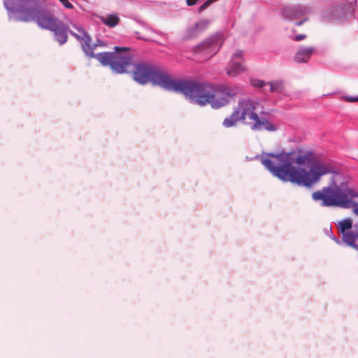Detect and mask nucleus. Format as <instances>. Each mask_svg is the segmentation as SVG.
Here are the masks:
<instances>
[{
	"label": "nucleus",
	"instance_id": "f257e3e1",
	"mask_svg": "<svg viewBox=\"0 0 358 358\" xmlns=\"http://www.w3.org/2000/svg\"><path fill=\"white\" fill-rule=\"evenodd\" d=\"M313 157L311 150L297 148L289 152L268 154L261 162L280 180L307 188L319 182L325 175L333 174L334 179L339 175L331 163L313 159Z\"/></svg>",
	"mask_w": 358,
	"mask_h": 358
},
{
	"label": "nucleus",
	"instance_id": "9b49d317",
	"mask_svg": "<svg viewBox=\"0 0 358 358\" xmlns=\"http://www.w3.org/2000/svg\"><path fill=\"white\" fill-rule=\"evenodd\" d=\"M218 38L213 36L203 41L199 45L194 48V51L197 53L205 52L208 54L215 53L218 50Z\"/></svg>",
	"mask_w": 358,
	"mask_h": 358
},
{
	"label": "nucleus",
	"instance_id": "393cba45",
	"mask_svg": "<svg viewBox=\"0 0 358 358\" xmlns=\"http://www.w3.org/2000/svg\"><path fill=\"white\" fill-rule=\"evenodd\" d=\"M307 20H308V18H307V17H305V18H304V19H303L301 21H300V22H297L296 23V26H301V25H302V24H303V23L304 22H306Z\"/></svg>",
	"mask_w": 358,
	"mask_h": 358
},
{
	"label": "nucleus",
	"instance_id": "f03ea898",
	"mask_svg": "<svg viewBox=\"0 0 358 358\" xmlns=\"http://www.w3.org/2000/svg\"><path fill=\"white\" fill-rule=\"evenodd\" d=\"M172 91L182 93L192 103L213 109L226 106L240 92L236 86L199 80H176Z\"/></svg>",
	"mask_w": 358,
	"mask_h": 358
},
{
	"label": "nucleus",
	"instance_id": "7ed1b4c3",
	"mask_svg": "<svg viewBox=\"0 0 358 358\" xmlns=\"http://www.w3.org/2000/svg\"><path fill=\"white\" fill-rule=\"evenodd\" d=\"M42 0H3L6 9L18 21L34 22L43 29L51 31L60 20L50 11L39 8Z\"/></svg>",
	"mask_w": 358,
	"mask_h": 358
},
{
	"label": "nucleus",
	"instance_id": "20e7f679",
	"mask_svg": "<svg viewBox=\"0 0 358 358\" xmlns=\"http://www.w3.org/2000/svg\"><path fill=\"white\" fill-rule=\"evenodd\" d=\"M311 197L315 201H320V205L323 207H352V212L358 215V203L352 202L354 198L358 197V193L348 187L337 185L334 177L329 185L324 187L321 190L313 192Z\"/></svg>",
	"mask_w": 358,
	"mask_h": 358
},
{
	"label": "nucleus",
	"instance_id": "39448f33",
	"mask_svg": "<svg viewBox=\"0 0 358 358\" xmlns=\"http://www.w3.org/2000/svg\"><path fill=\"white\" fill-rule=\"evenodd\" d=\"M134 80L141 85L152 83L166 90L172 91L175 80L158 65L149 62L136 63L132 73Z\"/></svg>",
	"mask_w": 358,
	"mask_h": 358
},
{
	"label": "nucleus",
	"instance_id": "412c9836",
	"mask_svg": "<svg viewBox=\"0 0 358 358\" xmlns=\"http://www.w3.org/2000/svg\"><path fill=\"white\" fill-rule=\"evenodd\" d=\"M243 52L241 50L236 51L231 58V61H238L242 59Z\"/></svg>",
	"mask_w": 358,
	"mask_h": 358
},
{
	"label": "nucleus",
	"instance_id": "6e6552de",
	"mask_svg": "<svg viewBox=\"0 0 358 358\" xmlns=\"http://www.w3.org/2000/svg\"><path fill=\"white\" fill-rule=\"evenodd\" d=\"M338 231L342 235V241L348 245L358 250V227L352 229V220L345 218L337 223Z\"/></svg>",
	"mask_w": 358,
	"mask_h": 358
},
{
	"label": "nucleus",
	"instance_id": "4468645a",
	"mask_svg": "<svg viewBox=\"0 0 358 358\" xmlns=\"http://www.w3.org/2000/svg\"><path fill=\"white\" fill-rule=\"evenodd\" d=\"M51 31L54 32L55 38L59 45H63L67 41V29L61 20Z\"/></svg>",
	"mask_w": 358,
	"mask_h": 358
},
{
	"label": "nucleus",
	"instance_id": "0eeeda50",
	"mask_svg": "<svg viewBox=\"0 0 358 358\" xmlns=\"http://www.w3.org/2000/svg\"><path fill=\"white\" fill-rule=\"evenodd\" d=\"M115 50L114 52H104L94 54L93 57L103 66L109 65L116 73H125L132 61L131 57L127 52L129 48L115 47Z\"/></svg>",
	"mask_w": 358,
	"mask_h": 358
},
{
	"label": "nucleus",
	"instance_id": "5701e85b",
	"mask_svg": "<svg viewBox=\"0 0 358 358\" xmlns=\"http://www.w3.org/2000/svg\"><path fill=\"white\" fill-rule=\"evenodd\" d=\"M306 38V34H299L293 38V40L295 41H300Z\"/></svg>",
	"mask_w": 358,
	"mask_h": 358
},
{
	"label": "nucleus",
	"instance_id": "2eb2a0df",
	"mask_svg": "<svg viewBox=\"0 0 358 358\" xmlns=\"http://www.w3.org/2000/svg\"><path fill=\"white\" fill-rule=\"evenodd\" d=\"M349 7L347 5H340L332 8L330 12V18L332 20H342L348 13Z\"/></svg>",
	"mask_w": 358,
	"mask_h": 358
},
{
	"label": "nucleus",
	"instance_id": "1a4fd4ad",
	"mask_svg": "<svg viewBox=\"0 0 358 358\" xmlns=\"http://www.w3.org/2000/svg\"><path fill=\"white\" fill-rule=\"evenodd\" d=\"M70 32L72 36L80 42L83 50L85 54L91 57H93L94 55V49L98 45H103L101 41H98L96 43L91 45L90 37L82 28L76 27L75 30H71Z\"/></svg>",
	"mask_w": 358,
	"mask_h": 358
},
{
	"label": "nucleus",
	"instance_id": "4be33fe9",
	"mask_svg": "<svg viewBox=\"0 0 358 358\" xmlns=\"http://www.w3.org/2000/svg\"><path fill=\"white\" fill-rule=\"evenodd\" d=\"M66 8H73V6L68 0H59Z\"/></svg>",
	"mask_w": 358,
	"mask_h": 358
},
{
	"label": "nucleus",
	"instance_id": "6ab92c4d",
	"mask_svg": "<svg viewBox=\"0 0 358 358\" xmlns=\"http://www.w3.org/2000/svg\"><path fill=\"white\" fill-rule=\"evenodd\" d=\"M251 84H252V86L256 87H259V88H262L264 85H266L263 80H258V79L251 80Z\"/></svg>",
	"mask_w": 358,
	"mask_h": 358
},
{
	"label": "nucleus",
	"instance_id": "aec40b11",
	"mask_svg": "<svg viewBox=\"0 0 358 358\" xmlns=\"http://www.w3.org/2000/svg\"><path fill=\"white\" fill-rule=\"evenodd\" d=\"M343 100L348 102H358V96H353L350 95H346L343 97Z\"/></svg>",
	"mask_w": 358,
	"mask_h": 358
},
{
	"label": "nucleus",
	"instance_id": "a211bd4d",
	"mask_svg": "<svg viewBox=\"0 0 358 358\" xmlns=\"http://www.w3.org/2000/svg\"><path fill=\"white\" fill-rule=\"evenodd\" d=\"M269 85V90L271 92H281L283 91V83L281 81H274L267 83Z\"/></svg>",
	"mask_w": 358,
	"mask_h": 358
},
{
	"label": "nucleus",
	"instance_id": "f3484780",
	"mask_svg": "<svg viewBox=\"0 0 358 358\" xmlns=\"http://www.w3.org/2000/svg\"><path fill=\"white\" fill-rule=\"evenodd\" d=\"M101 22L109 27H114L120 22V17L116 13L106 15L101 17Z\"/></svg>",
	"mask_w": 358,
	"mask_h": 358
},
{
	"label": "nucleus",
	"instance_id": "dca6fc26",
	"mask_svg": "<svg viewBox=\"0 0 358 358\" xmlns=\"http://www.w3.org/2000/svg\"><path fill=\"white\" fill-rule=\"evenodd\" d=\"M245 71V67L239 61H231L227 67V74L230 77H235Z\"/></svg>",
	"mask_w": 358,
	"mask_h": 358
},
{
	"label": "nucleus",
	"instance_id": "9d476101",
	"mask_svg": "<svg viewBox=\"0 0 358 358\" xmlns=\"http://www.w3.org/2000/svg\"><path fill=\"white\" fill-rule=\"evenodd\" d=\"M208 26V21L201 20L196 24L187 27L181 34V39L182 41H189L197 37Z\"/></svg>",
	"mask_w": 358,
	"mask_h": 358
},
{
	"label": "nucleus",
	"instance_id": "b1692460",
	"mask_svg": "<svg viewBox=\"0 0 358 358\" xmlns=\"http://www.w3.org/2000/svg\"><path fill=\"white\" fill-rule=\"evenodd\" d=\"M187 4L189 6L196 3L197 0H186Z\"/></svg>",
	"mask_w": 358,
	"mask_h": 358
},
{
	"label": "nucleus",
	"instance_id": "f8f14e48",
	"mask_svg": "<svg viewBox=\"0 0 358 358\" xmlns=\"http://www.w3.org/2000/svg\"><path fill=\"white\" fill-rule=\"evenodd\" d=\"M310 11V8L306 6H287L283 10V15L289 19H297L303 17Z\"/></svg>",
	"mask_w": 358,
	"mask_h": 358
},
{
	"label": "nucleus",
	"instance_id": "423d86ee",
	"mask_svg": "<svg viewBox=\"0 0 358 358\" xmlns=\"http://www.w3.org/2000/svg\"><path fill=\"white\" fill-rule=\"evenodd\" d=\"M259 103L250 99H242L238 106L234 108L231 114L224 119L222 125L226 128L235 127L238 122L243 121L245 119L253 122L251 127L252 130H261L266 129L272 130V128L268 127V122L265 120H261L255 112Z\"/></svg>",
	"mask_w": 358,
	"mask_h": 358
},
{
	"label": "nucleus",
	"instance_id": "ddd939ff",
	"mask_svg": "<svg viewBox=\"0 0 358 358\" xmlns=\"http://www.w3.org/2000/svg\"><path fill=\"white\" fill-rule=\"evenodd\" d=\"M315 52L313 46L301 47L294 55V61L296 63H307Z\"/></svg>",
	"mask_w": 358,
	"mask_h": 358
}]
</instances>
